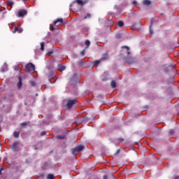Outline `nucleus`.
Instances as JSON below:
<instances>
[{
	"instance_id": "1",
	"label": "nucleus",
	"mask_w": 179,
	"mask_h": 179,
	"mask_svg": "<svg viewBox=\"0 0 179 179\" xmlns=\"http://www.w3.org/2000/svg\"><path fill=\"white\" fill-rule=\"evenodd\" d=\"M122 50H126L127 55L124 57V62H128V64H134L136 62V58L132 56V53L129 51V47L122 46Z\"/></svg>"
},
{
	"instance_id": "2",
	"label": "nucleus",
	"mask_w": 179,
	"mask_h": 179,
	"mask_svg": "<svg viewBox=\"0 0 179 179\" xmlns=\"http://www.w3.org/2000/svg\"><path fill=\"white\" fill-rule=\"evenodd\" d=\"M53 23H54V25H52L50 27L51 31H54V30H56V29H58V26H57V24L61 23V24H62V23H64V19L58 18L56 20H55Z\"/></svg>"
},
{
	"instance_id": "3",
	"label": "nucleus",
	"mask_w": 179,
	"mask_h": 179,
	"mask_svg": "<svg viewBox=\"0 0 179 179\" xmlns=\"http://www.w3.org/2000/svg\"><path fill=\"white\" fill-rule=\"evenodd\" d=\"M25 71L26 72H30L31 73L33 72H35L36 67L34 66V64L32 63H29L25 66Z\"/></svg>"
},
{
	"instance_id": "4",
	"label": "nucleus",
	"mask_w": 179,
	"mask_h": 179,
	"mask_svg": "<svg viewBox=\"0 0 179 179\" xmlns=\"http://www.w3.org/2000/svg\"><path fill=\"white\" fill-rule=\"evenodd\" d=\"M83 149H85V146L78 145L72 150V154L74 155H78V153H80V152H82V150H83Z\"/></svg>"
},
{
	"instance_id": "5",
	"label": "nucleus",
	"mask_w": 179,
	"mask_h": 179,
	"mask_svg": "<svg viewBox=\"0 0 179 179\" xmlns=\"http://www.w3.org/2000/svg\"><path fill=\"white\" fill-rule=\"evenodd\" d=\"M26 15H27V10L24 9H20L18 10L17 16H18V17H23L26 16Z\"/></svg>"
},
{
	"instance_id": "6",
	"label": "nucleus",
	"mask_w": 179,
	"mask_h": 179,
	"mask_svg": "<svg viewBox=\"0 0 179 179\" xmlns=\"http://www.w3.org/2000/svg\"><path fill=\"white\" fill-rule=\"evenodd\" d=\"M73 3H77L80 6H83L87 3V1L76 0V1H73Z\"/></svg>"
},
{
	"instance_id": "7",
	"label": "nucleus",
	"mask_w": 179,
	"mask_h": 179,
	"mask_svg": "<svg viewBox=\"0 0 179 179\" xmlns=\"http://www.w3.org/2000/svg\"><path fill=\"white\" fill-rule=\"evenodd\" d=\"M76 103V100L72 99V100H69L66 104L67 108H71L72 106H73Z\"/></svg>"
},
{
	"instance_id": "8",
	"label": "nucleus",
	"mask_w": 179,
	"mask_h": 179,
	"mask_svg": "<svg viewBox=\"0 0 179 179\" xmlns=\"http://www.w3.org/2000/svg\"><path fill=\"white\" fill-rule=\"evenodd\" d=\"M19 143H14L12 145V149L14 152H17L19 150Z\"/></svg>"
},
{
	"instance_id": "9",
	"label": "nucleus",
	"mask_w": 179,
	"mask_h": 179,
	"mask_svg": "<svg viewBox=\"0 0 179 179\" xmlns=\"http://www.w3.org/2000/svg\"><path fill=\"white\" fill-rule=\"evenodd\" d=\"M16 32L17 33H22L23 29H22L20 27H15L13 33H16Z\"/></svg>"
},
{
	"instance_id": "10",
	"label": "nucleus",
	"mask_w": 179,
	"mask_h": 179,
	"mask_svg": "<svg viewBox=\"0 0 179 179\" xmlns=\"http://www.w3.org/2000/svg\"><path fill=\"white\" fill-rule=\"evenodd\" d=\"M143 4L145 6H149V5H152V1H150V0H143Z\"/></svg>"
},
{
	"instance_id": "11",
	"label": "nucleus",
	"mask_w": 179,
	"mask_h": 179,
	"mask_svg": "<svg viewBox=\"0 0 179 179\" xmlns=\"http://www.w3.org/2000/svg\"><path fill=\"white\" fill-rule=\"evenodd\" d=\"M57 69H58V71H60V72H62L63 71H65L66 67H65V66L59 64V65L57 66Z\"/></svg>"
},
{
	"instance_id": "12",
	"label": "nucleus",
	"mask_w": 179,
	"mask_h": 179,
	"mask_svg": "<svg viewBox=\"0 0 179 179\" xmlns=\"http://www.w3.org/2000/svg\"><path fill=\"white\" fill-rule=\"evenodd\" d=\"M18 80L19 81L17 84V86L18 89H20L22 87V77L19 76L18 77Z\"/></svg>"
},
{
	"instance_id": "13",
	"label": "nucleus",
	"mask_w": 179,
	"mask_h": 179,
	"mask_svg": "<svg viewBox=\"0 0 179 179\" xmlns=\"http://www.w3.org/2000/svg\"><path fill=\"white\" fill-rule=\"evenodd\" d=\"M1 71L2 72H6V71H8V65L5 64L3 66L1 67Z\"/></svg>"
},
{
	"instance_id": "14",
	"label": "nucleus",
	"mask_w": 179,
	"mask_h": 179,
	"mask_svg": "<svg viewBox=\"0 0 179 179\" xmlns=\"http://www.w3.org/2000/svg\"><path fill=\"white\" fill-rule=\"evenodd\" d=\"M110 86L112 89H115V87H117V83H115V81L112 80L110 83Z\"/></svg>"
},
{
	"instance_id": "15",
	"label": "nucleus",
	"mask_w": 179,
	"mask_h": 179,
	"mask_svg": "<svg viewBox=\"0 0 179 179\" xmlns=\"http://www.w3.org/2000/svg\"><path fill=\"white\" fill-rule=\"evenodd\" d=\"M101 61H104L106 59H108V55H107L106 53L103 54L102 55V57H101Z\"/></svg>"
},
{
	"instance_id": "16",
	"label": "nucleus",
	"mask_w": 179,
	"mask_h": 179,
	"mask_svg": "<svg viewBox=\"0 0 179 179\" xmlns=\"http://www.w3.org/2000/svg\"><path fill=\"white\" fill-rule=\"evenodd\" d=\"M101 59H99V60H95L93 63V66H96V65H99V64H100V62H101Z\"/></svg>"
},
{
	"instance_id": "17",
	"label": "nucleus",
	"mask_w": 179,
	"mask_h": 179,
	"mask_svg": "<svg viewBox=\"0 0 179 179\" xmlns=\"http://www.w3.org/2000/svg\"><path fill=\"white\" fill-rule=\"evenodd\" d=\"M50 164H51L50 162H45V169H50V167H51Z\"/></svg>"
},
{
	"instance_id": "18",
	"label": "nucleus",
	"mask_w": 179,
	"mask_h": 179,
	"mask_svg": "<svg viewBox=\"0 0 179 179\" xmlns=\"http://www.w3.org/2000/svg\"><path fill=\"white\" fill-rule=\"evenodd\" d=\"M117 26H118L119 27H122L124 26V22L120 20V21L117 22Z\"/></svg>"
},
{
	"instance_id": "19",
	"label": "nucleus",
	"mask_w": 179,
	"mask_h": 179,
	"mask_svg": "<svg viewBox=\"0 0 179 179\" xmlns=\"http://www.w3.org/2000/svg\"><path fill=\"white\" fill-rule=\"evenodd\" d=\"M7 3H8V6H10L11 8H12V6H13V5H14L13 1H8L7 2Z\"/></svg>"
},
{
	"instance_id": "20",
	"label": "nucleus",
	"mask_w": 179,
	"mask_h": 179,
	"mask_svg": "<svg viewBox=\"0 0 179 179\" xmlns=\"http://www.w3.org/2000/svg\"><path fill=\"white\" fill-rule=\"evenodd\" d=\"M149 31L150 35L153 34V29H152V23L150 25Z\"/></svg>"
},
{
	"instance_id": "21",
	"label": "nucleus",
	"mask_w": 179,
	"mask_h": 179,
	"mask_svg": "<svg viewBox=\"0 0 179 179\" xmlns=\"http://www.w3.org/2000/svg\"><path fill=\"white\" fill-rule=\"evenodd\" d=\"M13 136H14V138H19V132L15 131L13 133Z\"/></svg>"
},
{
	"instance_id": "22",
	"label": "nucleus",
	"mask_w": 179,
	"mask_h": 179,
	"mask_svg": "<svg viewBox=\"0 0 179 179\" xmlns=\"http://www.w3.org/2000/svg\"><path fill=\"white\" fill-rule=\"evenodd\" d=\"M47 178H48V179H54V175H52V174H48V175L47 176Z\"/></svg>"
},
{
	"instance_id": "23",
	"label": "nucleus",
	"mask_w": 179,
	"mask_h": 179,
	"mask_svg": "<svg viewBox=\"0 0 179 179\" xmlns=\"http://www.w3.org/2000/svg\"><path fill=\"white\" fill-rule=\"evenodd\" d=\"M87 48H89V46H87L85 50H83V51H81L80 54L81 55H85V51H86V50H87Z\"/></svg>"
},
{
	"instance_id": "24",
	"label": "nucleus",
	"mask_w": 179,
	"mask_h": 179,
	"mask_svg": "<svg viewBox=\"0 0 179 179\" xmlns=\"http://www.w3.org/2000/svg\"><path fill=\"white\" fill-rule=\"evenodd\" d=\"M91 17V15L90 13H87V16L84 17V19L86 20V19H90Z\"/></svg>"
},
{
	"instance_id": "25",
	"label": "nucleus",
	"mask_w": 179,
	"mask_h": 179,
	"mask_svg": "<svg viewBox=\"0 0 179 179\" xmlns=\"http://www.w3.org/2000/svg\"><path fill=\"white\" fill-rule=\"evenodd\" d=\"M85 45H90V41L86 40V41H85Z\"/></svg>"
},
{
	"instance_id": "26",
	"label": "nucleus",
	"mask_w": 179,
	"mask_h": 179,
	"mask_svg": "<svg viewBox=\"0 0 179 179\" xmlns=\"http://www.w3.org/2000/svg\"><path fill=\"white\" fill-rule=\"evenodd\" d=\"M117 38H121L122 37V35L121 34H116Z\"/></svg>"
},
{
	"instance_id": "27",
	"label": "nucleus",
	"mask_w": 179,
	"mask_h": 179,
	"mask_svg": "<svg viewBox=\"0 0 179 179\" xmlns=\"http://www.w3.org/2000/svg\"><path fill=\"white\" fill-rule=\"evenodd\" d=\"M29 83L31 86H36V83H34V81H29Z\"/></svg>"
},
{
	"instance_id": "28",
	"label": "nucleus",
	"mask_w": 179,
	"mask_h": 179,
	"mask_svg": "<svg viewBox=\"0 0 179 179\" xmlns=\"http://www.w3.org/2000/svg\"><path fill=\"white\" fill-rule=\"evenodd\" d=\"M52 54H54V52L52 50L49 51V52H47L48 55H52Z\"/></svg>"
},
{
	"instance_id": "29",
	"label": "nucleus",
	"mask_w": 179,
	"mask_h": 179,
	"mask_svg": "<svg viewBox=\"0 0 179 179\" xmlns=\"http://www.w3.org/2000/svg\"><path fill=\"white\" fill-rule=\"evenodd\" d=\"M169 68H171V69H173V68H176V65L174 64L170 65Z\"/></svg>"
},
{
	"instance_id": "30",
	"label": "nucleus",
	"mask_w": 179,
	"mask_h": 179,
	"mask_svg": "<svg viewBox=\"0 0 179 179\" xmlns=\"http://www.w3.org/2000/svg\"><path fill=\"white\" fill-rule=\"evenodd\" d=\"M21 125L22 127H26V125H27V122H23V123L21 124Z\"/></svg>"
},
{
	"instance_id": "31",
	"label": "nucleus",
	"mask_w": 179,
	"mask_h": 179,
	"mask_svg": "<svg viewBox=\"0 0 179 179\" xmlns=\"http://www.w3.org/2000/svg\"><path fill=\"white\" fill-rule=\"evenodd\" d=\"M169 134H170V135H173V134H174V131L173 130H170Z\"/></svg>"
},
{
	"instance_id": "32",
	"label": "nucleus",
	"mask_w": 179,
	"mask_h": 179,
	"mask_svg": "<svg viewBox=\"0 0 179 179\" xmlns=\"http://www.w3.org/2000/svg\"><path fill=\"white\" fill-rule=\"evenodd\" d=\"M41 51H44V45L41 46Z\"/></svg>"
},
{
	"instance_id": "33",
	"label": "nucleus",
	"mask_w": 179,
	"mask_h": 179,
	"mask_svg": "<svg viewBox=\"0 0 179 179\" xmlns=\"http://www.w3.org/2000/svg\"><path fill=\"white\" fill-rule=\"evenodd\" d=\"M132 3H133V5H136V3H138V2H137L136 1H134L132 2Z\"/></svg>"
},
{
	"instance_id": "34",
	"label": "nucleus",
	"mask_w": 179,
	"mask_h": 179,
	"mask_svg": "<svg viewBox=\"0 0 179 179\" xmlns=\"http://www.w3.org/2000/svg\"><path fill=\"white\" fill-rule=\"evenodd\" d=\"M41 135L42 136H44V135H45V131H43V132L41 134Z\"/></svg>"
},
{
	"instance_id": "35",
	"label": "nucleus",
	"mask_w": 179,
	"mask_h": 179,
	"mask_svg": "<svg viewBox=\"0 0 179 179\" xmlns=\"http://www.w3.org/2000/svg\"><path fill=\"white\" fill-rule=\"evenodd\" d=\"M58 138H59V139H64V136H59Z\"/></svg>"
},
{
	"instance_id": "36",
	"label": "nucleus",
	"mask_w": 179,
	"mask_h": 179,
	"mask_svg": "<svg viewBox=\"0 0 179 179\" xmlns=\"http://www.w3.org/2000/svg\"><path fill=\"white\" fill-rule=\"evenodd\" d=\"M108 78H102V80L105 81V80H108Z\"/></svg>"
},
{
	"instance_id": "37",
	"label": "nucleus",
	"mask_w": 179,
	"mask_h": 179,
	"mask_svg": "<svg viewBox=\"0 0 179 179\" xmlns=\"http://www.w3.org/2000/svg\"><path fill=\"white\" fill-rule=\"evenodd\" d=\"M124 141V138H119V142H122Z\"/></svg>"
},
{
	"instance_id": "38",
	"label": "nucleus",
	"mask_w": 179,
	"mask_h": 179,
	"mask_svg": "<svg viewBox=\"0 0 179 179\" xmlns=\"http://www.w3.org/2000/svg\"><path fill=\"white\" fill-rule=\"evenodd\" d=\"M118 153H120V150H117L115 152V155H118Z\"/></svg>"
},
{
	"instance_id": "39",
	"label": "nucleus",
	"mask_w": 179,
	"mask_h": 179,
	"mask_svg": "<svg viewBox=\"0 0 179 179\" xmlns=\"http://www.w3.org/2000/svg\"><path fill=\"white\" fill-rule=\"evenodd\" d=\"M41 45H45V43L44 42L41 43Z\"/></svg>"
},
{
	"instance_id": "40",
	"label": "nucleus",
	"mask_w": 179,
	"mask_h": 179,
	"mask_svg": "<svg viewBox=\"0 0 179 179\" xmlns=\"http://www.w3.org/2000/svg\"><path fill=\"white\" fill-rule=\"evenodd\" d=\"M2 170H3V169H0V175L2 174Z\"/></svg>"
},
{
	"instance_id": "41",
	"label": "nucleus",
	"mask_w": 179,
	"mask_h": 179,
	"mask_svg": "<svg viewBox=\"0 0 179 179\" xmlns=\"http://www.w3.org/2000/svg\"><path fill=\"white\" fill-rule=\"evenodd\" d=\"M103 179H107V175L103 176Z\"/></svg>"
},
{
	"instance_id": "42",
	"label": "nucleus",
	"mask_w": 179,
	"mask_h": 179,
	"mask_svg": "<svg viewBox=\"0 0 179 179\" xmlns=\"http://www.w3.org/2000/svg\"><path fill=\"white\" fill-rule=\"evenodd\" d=\"M175 179H178V176L175 177Z\"/></svg>"
},
{
	"instance_id": "43",
	"label": "nucleus",
	"mask_w": 179,
	"mask_h": 179,
	"mask_svg": "<svg viewBox=\"0 0 179 179\" xmlns=\"http://www.w3.org/2000/svg\"><path fill=\"white\" fill-rule=\"evenodd\" d=\"M2 12V9L0 8V13Z\"/></svg>"
},
{
	"instance_id": "44",
	"label": "nucleus",
	"mask_w": 179,
	"mask_h": 179,
	"mask_svg": "<svg viewBox=\"0 0 179 179\" xmlns=\"http://www.w3.org/2000/svg\"><path fill=\"white\" fill-rule=\"evenodd\" d=\"M138 24L141 26V22H139Z\"/></svg>"
},
{
	"instance_id": "45",
	"label": "nucleus",
	"mask_w": 179,
	"mask_h": 179,
	"mask_svg": "<svg viewBox=\"0 0 179 179\" xmlns=\"http://www.w3.org/2000/svg\"><path fill=\"white\" fill-rule=\"evenodd\" d=\"M48 72H50V69H48Z\"/></svg>"
},
{
	"instance_id": "46",
	"label": "nucleus",
	"mask_w": 179,
	"mask_h": 179,
	"mask_svg": "<svg viewBox=\"0 0 179 179\" xmlns=\"http://www.w3.org/2000/svg\"><path fill=\"white\" fill-rule=\"evenodd\" d=\"M48 73L45 72V74L47 75Z\"/></svg>"
},
{
	"instance_id": "47",
	"label": "nucleus",
	"mask_w": 179,
	"mask_h": 179,
	"mask_svg": "<svg viewBox=\"0 0 179 179\" xmlns=\"http://www.w3.org/2000/svg\"><path fill=\"white\" fill-rule=\"evenodd\" d=\"M36 96H38V94H36Z\"/></svg>"
},
{
	"instance_id": "48",
	"label": "nucleus",
	"mask_w": 179,
	"mask_h": 179,
	"mask_svg": "<svg viewBox=\"0 0 179 179\" xmlns=\"http://www.w3.org/2000/svg\"><path fill=\"white\" fill-rule=\"evenodd\" d=\"M133 27H135V24H134Z\"/></svg>"
},
{
	"instance_id": "49",
	"label": "nucleus",
	"mask_w": 179,
	"mask_h": 179,
	"mask_svg": "<svg viewBox=\"0 0 179 179\" xmlns=\"http://www.w3.org/2000/svg\"><path fill=\"white\" fill-rule=\"evenodd\" d=\"M0 160H1V158H0Z\"/></svg>"
}]
</instances>
